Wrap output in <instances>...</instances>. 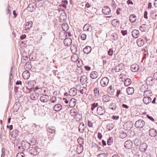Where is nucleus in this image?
<instances>
[{
	"label": "nucleus",
	"instance_id": "1",
	"mask_svg": "<svg viewBox=\"0 0 157 157\" xmlns=\"http://www.w3.org/2000/svg\"><path fill=\"white\" fill-rule=\"evenodd\" d=\"M36 140H35L33 142L32 140H31V143H29L26 141H23L21 143L22 147L23 149L27 150L28 149H29L30 148V146L31 145H34L36 143Z\"/></svg>",
	"mask_w": 157,
	"mask_h": 157
},
{
	"label": "nucleus",
	"instance_id": "2",
	"mask_svg": "<svg viewBox=\"0 0 157 157\" xmlns=\"http://www.w3.org/2000/svg\"><path fill=\"white\" fill-rule=\"evenodd\" d=\"M109 108L113 110H115L117 113L121 111L120 106L117 105L115 103H111L109 105Z\"/></svg>",
	"mask_w": 157,
	"mask_h": 157
},
{
	"label": "nucleus",
	"instance_id": "3",
	"mask_svg": "<svg viewBox=\"0 0 157 157\" xmlns=\"http://www.w3.org/2000/svg\"><path fill=\"white\" fill-rule=\"evenodd\" d=\"M109 81V79L108 78L104 77L100 81V85L102 87H105L108 85Z\"/></svg>",
	"mask_w": 157,
	"mask_h": 157
},
{
	"label": "nucleus",
	"instance_id": "4",
	"mask_svg": "<svg viewBox=\"0 0 157 157\" xmlns=\"http://www.w3.org/2000/svg\"><path fill=\"white\" fill-rule=\"evenodd\" d=\"M145 124V122L143 120H139L136 122L135 125L136 128H141Z\"/></svg>",
	"mask_w": 157,
	"mask_h": 157
},
{
	"label": "nucleus",
	"instance_id": "5",
	"mask_svg": "<svg viewBox=\"0 0 157 157\" xmlns=\"http://www.w3.org/2000/svg\"><path fill=\"white\" fill-rule=\"evenodd\" d=\"M146 84L149 86H152L155 82V80L151 76L148 77L146 80Z\"/></svg>",
	"mask_w": 157,
	"mask_h": 157
},
{
	"label": "nucleus",
	"instance_id": "6",
	"mask_svg": "<svg viewBox=\"0 0 157 157\" xmlns=\"http://www.w3.org/2000/svg\"><path fill=\"white\" fill-rule=\"evenodd\" d=\"M124 126L125 129L130 130L133 126L132 122L131 121H128L124 124Z\"/></svg>",
	"mask_w": 157,
	"mask_h": 157
},
{
	"label": "nucleus",
	"instance_id": "7",
	"mask_svg": "<svg viewBox=\"0 0 157 157\" xmlns=\"http://www.w3.org/2000/svg\"><path fill=\"white\" fill-rule=\"evenodd\" d=\"M96 112L98 114L101 115L105 113V110L104 108H103L101 106H99L98 107Z\"/></svg>",
	"mask_w": 157,
	"mask_h": 157
},
{
	"label": "nucleus",
	"instance_id": "8",
	"mask_svg": "<svg viewBox=\"0 0 157 157\" xmlns=\"http://www.w3.org/2000/svg\"><path fill=\"white\" fill-rule=\"evenodd\" d=\"M29 152L32 156L36 155L37 154V150L36 148L32 147L29 149Z\"/></svg>",
	"mask_w": 157,
	"mask_h": 157
},
{
	"label": "nucleus",
	"instance_id": "9",
	"mask_svg": "<svg viewBox=\"0 0 157 157\" xmlns=\"http://www.w3.org/2000/svg\"><path fill=\"white\" fill-rule=\"evenodd\" d=\"M149 136L152 137H155L157 135V131L154 128L150 129L149 131Z\"/></svg>",
	"mask_w": 157,
	"mask_h": 157
},
{
	"label": "nucleus",
	"instance_id": "10",
	"mask_svg": "<svg viewBox=\"0 0 157 157\" xmlns=\"http://www.w3.org/2000/svg\"><path fill=\"white\" fill-rule=\"evenodd\" d=\"M102 12L105 14L109 15L111 12L110 9L108 6H104L102 9Z\"/></svg>",
	"mask_w": 157,
	"mask_h": 157
},
{
	"label": "nucleus",
	"instance_id": "11",
	"mask_svg": "<svg viewBox=\"0 0 157 157\" xmlns=\"http://www.w3.org/2000/svg\"><path fill=\"white\" fill-rule=\"evenodd\" d=\"M132 144L133 143L131 141L127 140L125 142L124 146L126 148L129 149L132 147Z\"/></svg>",
	"mask_w": 157,
	"mask_h": 157
},
{
	"label": "nucleus",
	"instance_id": "12",
	"mask_svg": "<svg viewBox=\"0 0 157 157\" xmlns=\"http://www.w3.org/2000/svg\"><path fill=\"white\" fill-rule=\"evenodd\" d=\"M111 98L108 94H104L102 97V100L104 102H107L110 101Z\"/></svg>",
	"mask_w": 157,
	"mask_h": 157
},
{
	"label": "nucleus",
	"instance_id": "13",
	"mask_svg": "<svg viewBox=\"0 0 157 157\" xmlns=\"http://www.w3.org/2000/svg\"><path fill=\"white\" fill-rule=\"evenodd\" d=\"M40 100L43 102H46L49 100V97L48 95L43 94L40 97Z\"/></svg>",
	"mask_w": 157,
	"mask_h": 157
},
{
	"label": "nucleus",
	"instance_id": "14",
	"mask_svg": "<svg viewBox=\"0 0 157 157\" xmlns=\"http://www.w3.org/2000/svg\"><path fill=\"white\" fill-rule=\"evenodd\" d=\"M77 93V90L75 87L71 88L69 91V95L71 96H75Z\"/></svg>",
	"mask_w": 157,
	"mask_h": 157
},
{
	"label": "nucleus",
	"instance_id": "15",
	"mask_svg": "<svg viewBox=\"0 0 157 157\" xmlns=\"http://www.w3.org/2000/svg\"><path fill=\"white\" fill-rule=\"evenodd\" d=\"M72 43V40L69 37L66 38L64 41V44L65 45L68 46H70Z\"/></svg>",
	"mask_w": 157,
	"mask_h": 157
},
{
	"label": "nucleus",
	"instance_id": "16",
	"mask_svg": "<svg viewBox=\"0 0 157 157\" xmlns=\"http://www.w3.org/2000/svg\"><path fill=\"white\" fill-rule=\"evenodd\" d=\"M131 69L132 72H135L138 71L139 66L137 64H133L131 66Z\"/></svg>",
	"mask_w": 157,
	"mask_h": 157
},
{
	"label": "nucleus",
	"instance_id": "17",
	"mask_svg": "<svg viewBox=\"0 0 157 157\" xmlns=\"http://www.w3.org/2000/svg\"><path fill=\"white\" fill-rule=\"evenodd\" d=\"M78 110L75 109H72L70 111V114L71 116L74 117H76V115L78 113Z\"/></svg>",
	"mask_w": 157,
	"mask_h": 157
},
{
	"label": "nucleus",
	"instance_id": "18",
	"mask_svg": "<svg viewBox=\"0 0 157 157\" xmlns=\"http://www.w3.org/2000/svg\"><path fill=\"white\" fill-rule=\"evenodd\" d=\"M23 78L25 79H28L30 77V73L28 71H25L23 72L22 74Z\"/></svg>",
	"mask_w": 157,
	"mask_h": 157
},
{
	"label": "nucleus",
	"instance_id": "19",
	"mask_svg": "<svg viewBox=\"0 0 157 157\" xmlns=\"http://www.w3.org/2000/svg\"><path fill=\"white\" fill-rule=\"evenodd\" d=\"M62 108V105L59 104L55 105L54 106L53 109L55 111H59L61 110Z\"/></svg>",
	"mask_w": 157,
	"mask_h": 157
},
{
	"label": "nucleus",
	"instance_id": "20",
	"mask_svg": "<svg viewBox=\"0 0 157 157\" xmlns=\"http://www.w3.org/2000/svg\"><path fill=\"white\" fill-rule=\"evenodd\" d=\"M39 96V94L38 93L33 92L32 93L30 94V98L31 99L35 100L38 98Z\"/></svg>",
	"mask_w": 157,
	"mask_h": 157
},
{
	"label": "nucleus",
	"instance_id": "21",
	"mask_svg": "<svg viewBox=\"0 0 157 157\" xmlns=\"http://www.w3.org/2000/svg\"><path fill=\"white\" fill-rule=\"evenodd\" d=\"M85 128V124L83 123H80L78 128L79 132L81 133H83L84 131Z\"/></svg>",
	"mask_w": 157,
	"mask_h": 157
},
{
	"label": "nucleus",
	"instance_id": "22",
	"mask_svg": "<svg viewBox=\"0 0 157 157\" xmlns=\"http://www.w3.org/2000/svg\"><path fill=\"white\" fill-rule=\"evenodd\" d=\"M98 74L97 72L93 71H92L90 74V76L92 79H95L97 78Z\"/></svg>",
	"mask_w": 157,
	"mask_h": 157
},
{
	"label": "nucleus",
	"instance_id": "23",
	"mask_svg": "<svg viewBox=\"0 0 157 157\" xmlns=\"http://www.w3.org/2000/svg\"><path fill=\"white\" fill-rule=\"evenodd\" d=\"M136 42L138 46L141 47L144 44V41L143 39L139 38L137 39Z\"/></svg>",
	"mask_w": 157,
	"mask_h": 157
},
{
	"label": "nucleus",
	"instance_id": "24",
	"mask_svg": "<svg viewBox=\"0 0 157 157\" xmlns=\"http://www.w3.org/2000/svg\"><path fill=\"white\" fill-rule=\"evenodd\" d=\"M83 29L84 31H90L92 29V27L89 24H86L85 25Z\"/></svg>",
	"mask_w": 157,
	"mask_h": 157
},
{
	"label": "nucleus",
	"instance_id": "25",
	"mask_svg": "<svg viewBox=\"0 0 157 157\" xmlns=\"http://www.w3.org/2000/svg\"><path fill=\"white\" fill-rule=\"evenodd\" d=\"M151 101V98L149 97H144L143 98V101L144 103L146 104L150 103Z\"/></svg>",
	"mask_w": 157,
	"mask_h": 157
},
{
	"label": "nucleus",
	"instance_id": "26",
	"mask_svg": "<svg viewBox=\"0 0 157 157\" xmlns=\"http://www.w3.org/2000/svg\"><path fill=\"white\" fill-rule=\"evenodd\" d=\"M132 35L133 37L136 38L138 37L139 35V32L138 30L134 29L132 31Z\"/></svg>",
	"mask_w": 157,
	"mask_h": 157
},
{
	"label": "nucleus",
	"instance_id": "27",
	"mask_svg": "<svg viewBox=\"0 0 157 157\" xmlns=\"http://www.w3.org/2000/svg\"><path fill=\"white\" fill-rule=\"evenodd\" d=\"M123 66L124 65L122 63H120L115 67L114 70L116 72H118L120 71V70L122 69Z\"/></svg>",
	"mask_w": 157,
	"mask_h": 157
},
{
	"label": "nucleus",
	"instance_id": "28",
	"mask_svg": "<svg viewBox=\"0 0 157 157\" xmlns=\"http://www.w3.org/2000/svg\"><path fill=\"white\" fill-rule=\"evenodd\" d=\"M107 92L111 95L113 94L114 93V89L112 86H110L107 88Z\"/></svg>",
	"mask_w": 157,
	"mask_h": 157
},
{
	"label": "nucleus",
	"instance_id": "29",
	"mask_svg": "<svg viewBox=\"0 0 157 157\" xmlns=\"http://www.w3.org/2000/svg\"><path fill=\"white\" fill-rule=\"evenodd\" d=\"M112 24L113 27H118L119 25V21L117 19H113L112 21Z\"/></svg>",
	"mask_w": 157,
	"mask_h": 157
},
{
	"label": "nucleus",
	"instance_id": "30",
	"mask_svg": "<svg viewBox=\"0 0 157 157\" xmlns=\"http://www.w3.org/2000/svg\"><path fill=\"white\" fill-rule=\"evenodd\" d=\"M126 91L128 94L132 95L134 93V89L133 87H128L127 88Z\"/></svg>",
	"mask_w": 157,
	"mask_h": 157
},
{
	"label": "nucleus",
	"instance_id": "31",
	"mask_svg": "<svg viewBox=\"0 0 157 157\" xmlns=\"http://www.w3.org/2000/svg\"><path fill=\"white\" fill-rule=\"evenodd\" d=\"M91 49H92L91 47L89 46H87L83 49V51L84 53L87 54L91 52Z\"/></svg>",
	"mask_w": 157,
	"mask_h": 157
},
{
	"label": "nucleus",
	"instance_id": "32",
	"mask_svg": "<svg viewBox=\"0 0 157 157\" xmlns=\"http://www.w3.org/2000/svg\"><path fill=\"white\" fill-rule=\"evenodd\" d=\"M33 25V22L32 21H29L26 23L25 28L26 30L29 29L32 27Z\"/></svg>",
	"mask_w": 157,
	"mask_h": 157
},
{
	"label": "nucleus",
	"instance_id": "33",
	"mask_svg": "<svg viewBox=\"0 0 157 157\" xmlns=\"http://www.w3.org/2000/svg\"><path fill=\"white\" fill-rule=\"evenodd\" d=\"M76 104V100L74 98H72L70 100L69 105L71 107H74Z\"/></svg>",
	"mask_w": 157,
	"mask_h": 157
},
{
	"label": "nucleus",
	"instance_id": "34",
	"mask_svg": "<svg viewBox=\"0 0 157 157\" xmlns=\"http://www.w3.org/2000/svg\"><path fill=\"white\" fill-rule=\"evenodd\" d=\"M147 84H144L141 86L140 88V90L141 91H146V90H148V86Z\"/></svg>",
	"mask_w": 157,
	"mask_h": 157
},
{
	"label": "nucleus",
	"instance_id": "35",
	"mask_svg": "<svg viewBox=\"0 0 157 157\" xmlns=\"http://www.w3.org/2000/svg\"><path fill=\"white\" fill-rule=\"evenodd\" d=\"M129 19L131 22L133 23L136 20V17L134 14H132L129 16Z\"/></svg>",
	"mask_w": 157,
	"mask_h": 157
},
{
	"label": "nucleus",
	"instance_id": "36",
	"mask_svg": "<svg viewBox=\"0 0 157 157\" xmlns=\"http://www.w3.org/2000/svg\"><path fill=\"white\" fill-rule=\"evenodd\" d=\"M83 147L81 145H78L77 147L76 151L78 154H80L83 151Z\"/></svg>",
	"mask_w": 157,
	"mask_h": 157
},
{
	"label": "nucleus",
	"instance_id": "37",
	"mask_svg": "<svg viewBox=\"0 0 157 157\" xmlns=\"http://www.w3.org/2000/svg\"><path fill=\"white\" fill-rule=\"evenodd\" d=\"M147 147V145L145 143L142 144L140 147V149H141L142 151H145L146 150Z\"/></svg>",
	"mask_w": 157,
	"mask_h": 157
},
{
	"label": "nucleus",
	"instance_id": "38",
	"mask_svg": "<svg viewBox=\"0 0 157 157\" xmlns=\"http://www.w3.org/2000/svg\"><path fill=\"white\" fill-rule=\"evenodd\" d=\"M87 80V78L86 76L82 75L81 77L80 81L82 84H85Z\"/></svg>",
	"mask_w": 157,
	"mask_h": 157
},
{
	"label": "nucleus",
	"instance_id": "39",
	"mask_svg": "<svg viewBox=\"0 0 157 157\" xmlns=\"http://www.w3.org/2000/svg\"><path fill=\"white\" fill-rule=\"evenodd\" d=\"M147 26L146 24H143L140 26V29L142 32H145L147 30Z\"/></svg>",
	"mask_w": 157,
	"mask_h": 157
},
{
	"label": "nucleus",
	"instance_id": "40",
	"mask_svg": "<svg viewBox=\"0 0 157 157\" xmlns=\"http://www.w3.org/2000/svg\"><path fill=\"white\" fill-rule=\"evenodd\" d=\"M62 27L63 31H67L69 29V27L67 24L64 23L62 24Z\"/></svg>",
	"mask_w": 157,
	"mask_h": 157
},
{
	"label": "nucleus",
	"instance_id": "41",
	"mask_svg": "<svg viewBox=\"0 0 157 157\" xmlns=\"http://www.w3.org/2000/svg\"><path fill=\"white\" fill-rule=\"evenodd\" d=\"M132 82L130 78L126 79L124 81V84L126 86L130 85Z\"/></svg>",
	"mask_w": 157,
	"mask_h": 157
},
{
	"label": "nucleus",
	"instance_id": "42",
	"mask_svg": "<svg viewBox=\"0 0 157 157\" xmlns=\"http://www.w3.org/2000/svg\"><path fill=\"white\" fill-rule=\"evenodd\" d=\"M151 16L153 19H156L157 18V12L155 11H151Z\"/></svg>",
	"mask_w": 157,
	"mask_h": 157
},
{
	"label": "nucleus",
	"instance_id": "43",
	"mask_svg": "<svg viewBox=\"0 0 157 157\" xmlns=\"http://www.w3.org/2000/svg\"><path fill=\"white\" fill-rule=\"evenodd\" d=\"M78 57L77 54L74 55H72L71 57V60L73 62H76L77 61L78 62H79V61H78L77 60Z\"/></svg>",
	"mask_w": 157,
	"mask_h": 157
},
{
	"label": "nucleus",
	"instance_id": "44",
	"mask_svg": "<svg viewBox=\"0 0 157 157\" xmlns=\"http://www.w3.org/2000/svg\"><path fill=\"white\" fill-rule=\"evenodd\" d=\"M94 95L95 97H98L99 96V90L97 88H95L94 90Z\"/></svg>",
	"mask_w": 157,
	"mask_h": 157
},
{
	"label": "nucleus",
	"instance_id": "45",
	"mask_svg": "<svg viewBox=\"0 0 157 157\" xmlns=\"http://www.w3.org/2000/svg\"><path fill=\"white\" fill-rule=\"evenodd\" d=\"M56 101V97L55 96H52L49 100V101L50 102L49 104L54 103Z\"/></svg>",
	"mask_w": 157,
	"mask_h": 157
},
{
	"label": "nucleus",
	"instance_id": "46",
	"mask_svg": "<svg viewBox=\"0 0 157 157\" xmlns=\"http://www.w3.org/2000/svg\"><path fill=\"white\" fill-rule=\"evenodd\" d=\"M98 103L94 102V103L92 104L91 105V110L93 111L95 108L98 106Z\"/></svg>",
	"mask_w": 157,
	"mask_h": 157
},
{
	"label": "nucleus",
	"instance_id": "47",
	"mask_svg": "<svg viewBox=\"0 0 157 157\" xmlns=\"http://www.w3.org/2000/svg\"><path fill=\"white\" fill-rule=\"evenodd\" d=\"M47 131L49 133L51 134L54 133L55 132V130L54 127L48 128L47 129Z\"/></svg>",
	"mask_w": 157,
	"mask_h": 157
},
{
	"label": "nucleus",
	"instance_id": "48",
	"mask_svg": "<svg viewBox=\"0 0 157 157\" xmlns=\"http://www.w3.org/2000/svg\"><path fill=\"white\" fill-rule=\"evenodd\" d=\"M76 118V121H79L82 118V116L81 114H80L79 113L76 115V117H74Z\"/></svg>",
	"mask_w": 157,
	"mask_h": 157
},
{
	"label": "nucleus",
	"instance_id": "49",
	"mask_svg": "<svg viewBox=\"0 0 157 157\" xmlns=\"http://www.w3.org/2000/svg\"><path fill=\"white\" fill-rule=\"evenodd\" d=\"M127 136V134L125 132H121L120 133V137L122 139L125 138Z\"/></svg>",
	"mask_w": 157,
	"mask_h": 157
},
{
	"label": "nucleus",
	"instance_id": "50",
	"mask_svg": "<svg viewBox=\"0 0 157 157\" xmlns=\"http://www.w3.org/2000/svg\"><path fill=\"white\" fill-rule=\"evenodd\" d=\"M134 144L136 146H140L141 144V142L139 140L136 139L134 140Z\"/></svg>",
	"mask_w": 157,
	"mask_h": 157
},
{
	"label": "nucleus",
	"instance_id": "51",
	"mask_svg": "<svg viewBox=\"0 0 157 157\" xmlns=\"http://www.w3.org/2000/svg\"><path fill=\"white\" fill-rule=\"evenodd\" d=\"M71 51L75 53L77 51V48L76 46L74 45L73 46H72L71 48Z\"/></svg>",
	"mask_w": 157,
	"mask_h": 157
},
{
	"label": "nucleus",
	"instance_id": "52",
	"mask_svg": "<svg viewBox=\"0 0 157 157\" xmlns=\"http://www.w3.org/2000/svg\"><path fill=\"white\" fill-rule=\"evenodd\" d=\"M18 131L17 129H15L12 132V136L14 137H17L18 133Z\"/></svg>",
	"mask_w": 157,
	"mask_h": 157
},
{
	"label": "nucleus",
	"instance_id": "53",
	"mask_svg": "<svg viewBox=\"0 0 157 157\" xmlns=\"http://www.w3.org/2000/svg\"><path fill=\"white\" fill-rule=\"evenodd\" d=\"M118 38V36L116 34H113L111 35V38L114 40H116Z\"/></svg>",
	"mask_w": 157,
	"mask_h": 157
},
{
	"label": "nucleus",
	"instance_id": "54",
	"mask_svg": "<svg viewBox=\"0 0 157 157\" xmlns=\"http://www.w3.org/2000/svg\"><path fill=\"white\" fill-rule=\"evenodd\" d=\"M86 89L84 87H81L80 88V92L82 94L86 93Z\"/></svg>",
	"mask_w": 157,
	"mask_h": 157
},
{
	"label": "nucleus",
	"instance_id": "55",
	"mask_svg": "<svg viewBox=\"0 0 157 157\" xmlns=\"http://www.w3.org/2000/svg\"><path fill=\"white\" fill-rule=\"evenodd\" d=\"M113 143V139L112 137H109L107 140V144L108 145H110L112 144Z\"/></svg>",
	"mask_w": 157,
	"mask_h": 157
},
{
	"label": "nucleus",
	"instance_id": "56",
	"mask_svg": "<svg viewBox=\"0 0 157 157\" xmlns=\"http://www.w3.org/2000/svg\"><path fill=\"white\" fill-rule=\"evenodd\" d=\"M98 157H107V154L105 153H100L98 155Z\"/></svg>",
	"mask_w": 157,
	"mask_h": 157
},
{
	"label": "nucleus",
	"instance_id": "57",
	"mask_svg": "<svg viewBox=\"0 0 157 157\" xmlns=\"http://www.w3.org/2000/svg\"><path fill=\"white\" fill-rule=\"evenodd\" d=\"M113 50L112 48L110 49L108 52V54L110 56H112L113 55Z\"/></svg>",
	"mask_w": 157,
	"mask_h": 157
},
{
	"label": "nucleus",
	"instance_id": "58",
	"mask_svg": "<svg viewBox=\"0 0 157 157\" xmlns=\"http://www.w3.org/2000/svg\"><path fill=\"white\" fill-rule=\"evenodd\" d=\"M86 37V34L83 33L82 34L81 36V38L82 40H85Z\"/></svg>",
	"mask_w": 157,
	"mask_h": 157
},
{
	"label": "nucleus",
	"instance_id": "59",
	"mask_svg": "<svg viewBox=\"0 0 157 157\" xmlns=\"http://www.w3.org/2000/svg\"><path fill=\"white\" fill-rule=\"evenodd\" d=\"M16 157H25L24 154L23 153H18Z\"/></svg>",
	"mask_w": 157,
	"mask_h": 157
},
{
	"label": "nucleus",
	"instance_id": "60",
	"mask_svg": "<svg viewBox=\"0 0 157 157\" xmlns=\"http://www.w3.org/2000/svg\"><path fill=\"white\" fill-rule=\"evenodd\" d=\"M142 157H151V155L149 153H144L142 156Z\"/></svg>",
	"mask_w": 157,
	"mask_h": 157
},
{
	"label": "nucleus",
	"instance_id": "61",
	"mask_svg": "<svg viewBox=\"0 0 157 157\" xmlns=\"http://www.w3.org/2000/svg\"><path fill=\"white\" fill-rule=\"evenodd\" d=\"M93 123L91 121L89 120H88V125L89 127H93Z\"/></svg>",
	"mask_w": 157,
	"mask_h": 157
},
{
	"label": "nucleus",
	"instance_id": "62",
	"mask_svg": "<svg viewBox=\"0 0 157 157\" xmlns=\"http://www.w3.org/2000/svg\"><path fill=\"white\" fill-rule=\"evenodd\" d=\"M143 92L144 93V97H146V96H147V94L149 93H150V90H146V91H143Z\"/></svg>",
	"mask_w": 157,
	"mask_h": 157
},
{
	"label": "nucleus",
	"instance_id": "63",
	"mask_svg": "<svg viewBox=\"0 0 157 157\" xmlns=\"http://www.w3.org/2000/svg\"><path fill=\"white\" fill-rule=\"evenodd\" d=\"M83 140L82 139L78 138V142L79 144V145H81V144L83 143Z\"/></svg>",
	"mask_w": 157,
	"mask_h": 157
},
{
	"label": "nucleus",
	"instance_id": "64",
	"mask_svg": "<svg viewBox=\"0 0 157 157\" xmlns=\"http://www.w3.org/2000/svg\"><path fill=\"white\" fill-rule=\"evenodd\" d=\"M153 77V78L155 80H155H157V72L154 73Z\"/></svg>",
	"mask_w": 157,
	"mask_h": 157
}]
</instances>
